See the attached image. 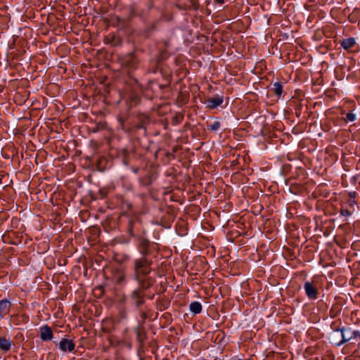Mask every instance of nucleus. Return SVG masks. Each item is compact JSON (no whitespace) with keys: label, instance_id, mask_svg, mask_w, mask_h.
Here are the masks:
<instances>
[{"label":"nucleus","instance_id":"obj_16","mask_svg":"<svg viewBox=\"0 0 360 360\" xmlns=\"http://www.w3.org/2000/svg\"><path fill=\"white\" fill-rule=\"evenodd\" d=\"M356 119V114H354L353 112H349L347 115H346V120L347 122H354L355 121Z\"/></svg>","mask_w":360,"mask_h":360},{"label":"nucleus","instance_id":"obj_3","mask_svg":"<svg viewBox=\"0 0 360 360\" xmlns=\"http://www.w3.org/2000/svg\"><path fill=\"white\" fill-rule=\"evenodd\" d=\"M304 289L309 299L316 300L318 297V289L309 281L304 283Z\"/></svg>","mask_w":360,"mask_h":360},{"label":"nucleus","instance_id":"obj_13","mask_svg":"<svg viewBox=\"0 0 360 360\" xmlns=\"http://www.w3.org/2000/svg\"><path fill=\"white\" fill-rule=\"evenodd\" d=\"M149 241L146 239H141L140 240V252L142 256H145L147 249L148 248Z\"/></svg>","mask_w":360,"mask_h":360},{"label":"nucleus","instance_id":"obj_19","mask_svg":"<svg viewBox=\"0 0 360 360\" xmlns=\"http://www.w3.org/2000/svg\"><path fill=\"white\" fill-rule=\"evenodd\" d=\"M218 3L219 4H223L224 3V1L223 0H217Z\"/></svg>","mask_w":360,"mask_h":360},{"label":"nucleus","instance_id":"obj_12","mask_svg":"<svg viewBox=\"0 0 360 360\" xmlns=\"http://www.w3.org/2000/svg\"><path fill=\"white\" fill-rule=\"evenodd\" d=\"M190 311L195 314H199L202 311V305L199 302H193L189 305Z\"/></svg>","mask_w":360,"mask_h":360},{"label":"nucleus","instance_id":"obj_2","mask_svg":"<svg viewBox=\"0 0 360 360\" xmlns=\"http://www.w3.org/2000/svg\"><path fill=\"white\" fill-rule=\"evenodd\" d=\"M340 330L341 333L342 340V342H340V343H342V345L352 339H357L360 338V332L359 330H352L351 328L348 327H343L342 328H340Z\"/></svg>","mask_w":360,"mask_h":360},{"label":"nucleus","instance_id":"obj_20","mask_svg":"<svg viewBox=\"0 0 360 360\" xmlns=\"http://www.w3.org/2000/svg\"><path fill=\"white\" fill-rule=\"evenodd\" d=\"M238 360H243V359H238Z\"/></svg>","mask_w":360,"mask_h":360},{"label":"nucleus","instance_id":"obj_8","mask_svg":"<svg viewBox=\"0 0 360 360\" xmlns=\"http://www.w3.org/2000/svg\"><path fill=\"white\" fill-rule=\"evenodd\" d=\"M330 341L332 344L340 347L342 345V343H340L342 342L341 340V333L340 328L334 330L329 336Z\"/></svg>","mask_w":360,"mask_h":360},{"label":"nucleus","instance_id":"obj_21","mask_svg":"<svg viewBox=\"0 0 360 360\" xmlns=\"http://www.w3.org/2000/svg\"><path fill=\"white\" fill-rule=\"evenodd\" d=\"M214 360H217V359H214Z\"/></svg>","mask_w":360,"mask_h":360},{"label":"nucleus","instance_id":"obj_17","mask_svg":"<svg viewBox=\"0 0 360 360\" xmlns=\"http://www.w3.org/2000/svg\"><path fill=\"white\" fill-rule=\"evenodd\" d=\"M124 275L122 273H120L115 276V279L117 284H120L124 281Z\"/></svg>","mask_w":360,"mask_h":360},{"label":"nucleus","instance_id":"obj_10","mask_svg":"<svg viewBox=\"0 0 360 360\" xmlns=\"http://www.w3.org/2000/svg\"><path fill=\"white\" fill-rule=\"evenodd\" d=\"M12 342L9 339L5 337L0 338V349L4 352L9 351L11 348Z\"/></svg>","mask_w":360,"mask_h":360},{"label":"nucleus","instance_id":"obj_11","mask_svg":"<svg viewBox=\"0 0 360 360\" xmlns=\"http://www.w3.org/2000/svg\"><path fill=\"white\" fill-rule=\"evenodd\" d=\"M356 44V40L354 37L344 39L341 42V46L344 49H349L353 47Z\"/></svg>","mask_w":360,"mask_h":360},{"label":"nucleus","instance_id":"obj_4","mask_svg":"<svg viewBox=\"0 0 360 360\" xmlns=\"http://www.w3.org/2000/svg\"><path fill=\"white\" fill-rule=\"evenodd\" d=\"M224 98L223 96H216L212 98H207L205 101V104L206 105V107L210 109H215L223 103Z\"/></svg>","mask_w":360,"mask_h":360},{"label":"nucleus","instance_id":"obj_7","mask_svg":"<svg viewBox=\"0 0 360 360\" xmlns=\"http://www.w3.org/2000/svg\"><path fill=\"white\" fill-rule=\"evenodd\" d=\"M53 334L50 326L46 325L40 328V338L43 341L51 340Z\"/></svg>","mask_w":360,"mask_h":360},{"label":"nucleus","instance_id":"obj_18","mask_svg":"<svg viewBox=\"0 0 360 360\" xmlns=\"http://www.w3.org/2000/svg\"><path fill=\"white\" fill-rule=\"evenodd\" d=\"M340 214L342 216L349 217V216L351 215V212L347 209H341L340 210Z\"/></svg>","mask_w":360,"mask_h":360},{"label":"nucleus","instance_id":"obj_6","mask_svg":"<svg viewBox=\"0 0 360 360\" xmlns=\"http://www.w3.org/2000/svg\"><path fill=\"white\" fill-rule=\"evenodd\" d=\"M11 303L7 299L0 300V320L9 314L11 309Z\"/></svg>","mask_w":360,"mask_h":360},{"label":"nucleus","instance_id":"obj_9","mask_svg":"<svg viewBox=\"0 0 360 360\" xmlns=\"http://www.w3.org/2000/svg\"><path fill=\"white\" fill-rule=\"evenodd\" d=\"M143 293L142 290L139 288L134 290L131 295V300L137 307H139L143 302Z\"/></svg>","mask_w":360,"mask_h":360},{"label":"nucleus","instance_id":"obj_14","mask_svg":"<svg viewBox=\"0 0 360 360\" xmlns=\"http://www.w3.org/2000/svg\"><path fill=\"white\" fill-rule=\"evenodd\" d=\"M272 90L276 96H280L283 93V86L280 82H275L273 84Z\"/></svg>","mask_w":360,"mask_h":360},{"label":"nucleus","instance_id":"obj_1","mask_svg":"<svg viewBox=\"0 0 360 360\" xmlns=\"http://www.w3.org/2000/svg\"><path fill=\"white\" fill-rule=\"evenodd\" d=\"M134 276L136 280L140 281L142 276H148L151 271V262L145 256L135 259L134 261Z\"/></svg>","mask_w":360,"mask_h":360},{"label":"nucleus","instance_id":"obj_15","mask_svg":"<svg viewBox=\"0 0 360 360\" xmlns=\"http://www.w3.org/2000/svg\"><path fill=\"white\" fill-rule=\"evenodd\" d=\"M220 127V122L217 120L212 122L207 126L208 129L212 131H217Z\"/></svg>","mask_w":360,"mask_h":360},{"label":"nucleus","instance_id":"obj_5","mask_svg":"<svg viewBox=\"0 0 360 360\" xmlns=\"http://www.w3.org/2000/svg\"><path fill=\"white\" fill-rule=\"evenodd\" d=\"M58 345L60 349L63 352H71L75 349V347L74 342L72 340H68L66 338L62 339Z\"/></svg>","mask_w":360,"mask_h":360}]
</instances>
